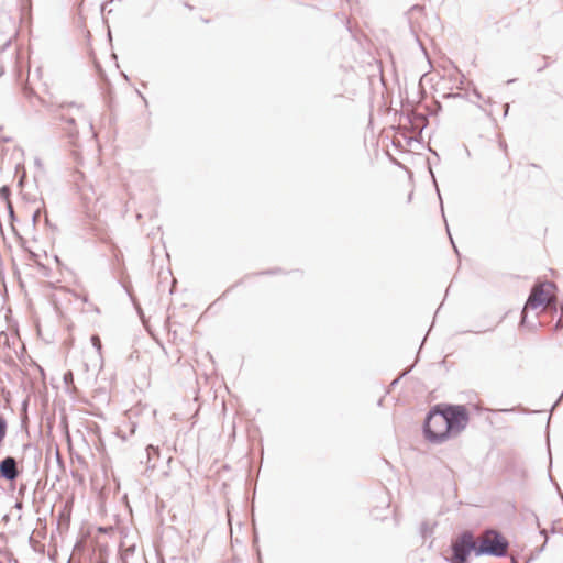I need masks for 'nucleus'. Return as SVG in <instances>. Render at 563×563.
Segmentation results:
<instances>
[{
  "label": "nucleus",
  "mask_w": 563,
  "mask_h": 563,
  "mask_svg": "<svg viewBox=\"0 0 563 563\" xmlns=\"http://www.w3.org/2000/svg\"><path fill=\"white\" fill-rule=\"evenodd\" d=\"M52 113L56 121L64 123L62 130L65 132V135L70 140V142H75L78 137L77 130V118L81 115L82 107L76 104L75 102L70 103H59V104H51L46 107Z\"/></svg>",
  "instance_id": "1"
},
{
  "label": "nucleus",
  "mask_w": 563,
  "mask_h": 563,
  "mask_svg": "<svg viewBox=\"0 0 563 563\" xmlns=\"http://www.w3.org/2000/svg\"><path fill=\"white\" fill-rule=\"evenodd\" d=\"M426 439L433 444H440L451 438L446 426L445 415L442 412V405L434 406L427 415L423 423Z\"/></svg>",
  "instance_id": "2"
},
{
  "label": "nucleus",
  "mask_w": 563,
  "mask_h": 563,
  "mask_svg": "<svg viewBox=\"0 0 563 563\" xmlns=\"http://www.w3.org/2000/svg\"><path fill=\"white\" fill-rule=\"evenodd\" d=\"M508 540L498 531L486 530L476 541V556L492 555L501 558L507 554Z\"/></svg>",
  "instance_id": "3"
},
{
  "label": "nucleus",
  "mask_w": 563,
  "mask_h": 563,
  "mask_svg": "<svg viewBox=\"0 0 563 563\" xmlns=\"http://www.w3.org/2000/svg\"><path fill=\"white\" fill-rule=\"evenodd\" d=\"M554 288L555 285L551 282L539 283L532 287L528 300L521 312V324L525 325L527 323L529 309H537L542 305L548 306L553 303V306H555V298L552 294V290ZM553 308L556 309L555 307Z\"/></svg>",
  "instance_id": "4"
},
{
  "label": "nucleus",
  "mask_w": 563,
  "mask_h": 563,
  "mask_svg": "<svg viewBox=\"0 0 563 563\" xmlns=\"http://www.w3.org/2000/svg\"><path fill=\"white\" fill-rule=\"evenodd\" d=\"M442 412L446 418V426L451 437L461 433L468 424V412L464 406L461 405H444Z\"/></svg>",
  "instance_id": "5"
},
{
  "label": "nucleus",
  "mask_w": 563,
  "mask_h": 563,
  "mask_svg": "<svg viewBox=\"0 0 563 563\" xmlns=\"http://www.w3.org/2000/svg\"><path fill=\"white\" fill-rule=\"evenodd\" d=\"M22 250L25 253L26 260L38 266L40 269H42L44 276H49V272L54 267H58L60 265L58 255L53 252L54 249H51V252H47L46 249Z\"/></svg>",
  "instance_id": "6"
},
{
  "label": "nucleus",
  "mask_w": 563,
  "mask_h": 563,
  "mask_svg": "<svg viewBox=\"0 0 563 563\" xmlns=\"http://www.w3.org/2000/svg\"><path fill=\"white\" fill-rule=\"evenodd\" d=\"M451 548V563H465L472 551L476 554V540L471 531H463Z\"/></svg>",
  "instance_id": "7"
},
{
  "label": "nucleus",
  "mask_w": 563,
  "mask_h": 563,
  "mask_svg": "<svg viewBox=\"0 0 563 563\" xmlns=\"http://www.w3.org/2000/svg\"><path fill=\"white\" fill-rule=\"evenodd\" d=\"M20 476V471L18 467V462L13 456H7L2 461H0V477L14 482Z\"/></svg>",
  "instance_id": "8"
},
{
  "label": "nucleus",
  "mask_w": 563,
  "mask_h": 563,
  "mask_svg": "<svg viewBox=\"0 0 563 563\" xmlns=\"http://www.w3.org/2000/svg\"><path fill=\"white\" fill-rule=\"evenodd\" d=\"M24 96L27 98V99H32L33 97L36 98L41 104H43L44 107H47L48 104L46 103V101L44 99H42L41 97H38L35 91L31 88H24Z\"/></svg>",
  "instance_id": "9"
},
{
  "label": "nucleus",
  "mask_w": 563,
  "mask_h": 563,
  "mask_svg": "<svg viewBox=\"0 0 563 563\" xmlns=\"http://www.w3.org/2000/svg\"><path fill=\"white\" fill-rule=\"evenodd\" d=\"M10 195H11V189L9 186H2L0 188V199H2L3 201H5V203L8 201H10Z\"/></svg>",
  "instance_id": "10"
},
{
  "label": "nucleus",
  "mask_w": 563,
  "mask_h": 563,
  "mask_svg": "<svg viewBox=\"0 0 563 563\" xmlns=\"http://www.w3.org/2000/svg\"><path fill=\"white\" fill-rule=\"evenodd\" d=\"M91 344L96 349V352L99 357H101V340L98 335L91 336Z\"/></svg>",
  "instance_id": "11"
},
{
  "label": "nucleus",
  "mask_w": 563,
  "mask_h": 563,
  "mask_svg": "<svg viewBox=\"0 0 563 563\" xmlns=\"http://www.w3.org/2000/svg\"><path fill=\"white\" fill-rule=\"evenodd\" d=\"M146 454H147L148 462H151L152 457L154 455L158 454V448H154L153 445H148L146 448Z\"/></svg>",
  "instance_id": "12"
},
{
  "label": "nucleus",
  "mask_w": 563,
  "mask_h": 563,
  "mask_svg": "<svg viewBox=\"0 0 563 563\" xmlns=\"http://www.w3.org/2000/svg\"><path fill=\"white\" fill-rule=\"evenodd\" d=\"M5 205H7L8 212L10 214L11 220L12 221L15 220V214H14V210H13V206H12L11 201H8Z\"/></svg>",
  "instance_id": "13"
},
{
  "label": "nucleus",
  "mask_w": 563,
  "mask_h": 563,
  "mask_svg": "<svg viewBox=\"0 0 563 563\" xmlns=\"http://www.w3.org/2000/svg\"><path fill=\"white\" fill-rule=\"evenodd\" d=\"M34 164H35V166H36L41 172H44V165H43V163H42L41 158L36 157V158L34 159Z\"/></svg>",
  "instance_id": "14"
},
{
  "label": "nucleus",
  "mask_w": 563,
  "mask_h": 563,
  "mask_svg": "<svg viewBox=\"0 0 563 563\" xmlns=\"http://www.w3.org/2000/svg\"><path fill=\"white\" fill-rule=\"evenodd\" d=\"M40 213H41L40 209H37L36 211L33 212V214H32V222H33V224L36 223V221H37V219L40 217Z\"/></svg>",
  "instance_id": "15"
},
{
  "label": "nucleus",
  "mask_w": 563,
  "mask_h": 563,
  "mask_svg": "<svg viewBox=\"0 0 563 563\" xmlns=\"http://www.w3.org/2000/svg\"><path fill=\"white\" fill-rule=\"evenodd\" d=\"M499 147L507 154V143L504 140H499Z\"/></svg>",
  "instance_id": "16"
},
{
  "label": "nucleus",
  "mask_w": 563,
  "mask_h": 563,
  "mask_svg": "<svg viewBox=\"0 0 563 563\" xmlns=\"http://www.w3.org/2000/svg\"><path fill=\"white\" fill-rule=\"evenodd\" d=\"M71 380L73 379V374L71 372H67L65 375H64V380L67 383L68 380Z\"/></svg>",
  "instance_id": "17"
},
{
  "label": "nucleus",
  "mask_w": 563,
  "mask_h": 563,
  "mask_svg": "<svg viewBox=\"0 0 563 563\" xmlns=\"http://www.w3.org/2000/svg\"><path fill=\"white\" fill-rule=\"evenodd\" d=\"M556 327H563V308H562L561 316H560V318H559V320H558V324H556Z\"/></svg>",
  "instance_id": "18"
},
{
  "label": "nucleus",
  "mask_w": 563,
  "mask_h": 563,
  "mask_svg": "<svg viewBox=\"0 0 563 563\" xmlns=\"http://www.w3.org/2000/svg\"><path fill=\"white\" fill-rule=\"evenodd\" d=\"M504 108H505V109H504V115L506 117V115L508 114L509 104H508V103H506V104L504 106Z\"/></svg>",
  "instance_id": "19"
},
{
  "label": "nucleus",
  "mask_w": 563,
  "mask_h": 563,
  "mask_svg": "<svg viewBox=\"0 0 563 563\" xmlns=\"http://www.w3.org/2000/svg\"><path fill=\"white\" fill-rule=\"evenodd\" d=\"M474 95H475L478 99H481V98H482L481 93H479L476 89H474Z\"/></svg>",
  "instance_id": "20"
},
{
  "label": "nucleus",
  "mask_w": 563,
  "mask_h": 563,
  "mask_svg": "<svg viewBox=\"0 0 563 563\" xmlns=\"http://www.w3.org/2000/svg\"><path fill=\"white\" fill-rule=\"evenodd\" d=\"M453 250H454V254H455L456 256H460L459 249H457V247H454Z\"/></svg>",
  "instance_id": "21"
},
{
  "label": "nucleus",
  "mask_w": 563,
  "mask_h": 563,
  "mask_svg": "<svg viewBox=\"0 0 563 563\" xmlns=\"http://www.w3.org/2000/svg\"><path fill=\"white\" fill-rule=\"evenodd\" d=\"M409 372H410V368H409V369H407V371H405V372L401 374V376H400V377H402V376L407 375Z\"/></svg>",
  "instance_id": "22"
},
{
  "label": "nucleus",
  "mask_w": 563,
  "mask_h": 563,
  "mask_svg": "<svg viewBox=\"0 0 563 563\" xmlns=\"http://www.w3.org/2000/svg\"><path fill=\"white\" fill-rule=\"evenodd\" d=\"M161 250L164 252L165 256L168 257V253L166 252V249H161Z\"/></svg>",
  "instance_id": "23"
},
{
  "label": "nucleus",
  "mask_w": 563,
  "mask_h": 563,
  "mask_svg": "<svg viewBox=\"0 0 563 563\" xmlns=\"http://www.w3.org/2000/svg\"><path fill=\"white\" fill-rule=\"evenodd\" d=\"M514 409H501L500 411H504V412H508V411H512Z\"/></svg>",
  "instance_id": "24"
},
{
  "label": "nucleus",
  "mask_w": 563,
  "mask_h": 563,
  "mask_svg": "<svg viewBox=\"0 0 563 563\" xmlns=\"http://www.w3.org/2000/svg\"><path fill=\"white\" fill-rule=\"evenodd\" d=\"M16 508H21L22 507V504L21 503H16Z\"/></svg>",
  "instance_id": "25"
},
{
  "label": "nucleus",
  "mask_w": 563,
  "mask_h": 563,
  "mask_svg": "<svg viewBox=\"0 0 563 563\" xmlns=\"http://www.w3.org/2000/svg\"><path fill=\"white\" fill-rule=\"evenodd\" d=\"M450 240H451V243H452V247H455V244L453 242V239L450 236Z\"/></svg>",
  "instance_id": "26"
},
{
  "label": "nucleus",
  "mask_w": 563,
  "mask_h": 563,
  "mask_svg": "<svg viewBox=\"0 0 563 563\" xmlns=\"http://www.w3.org/2000/svg\"><path fill=\"white\" fill-rule=\"evenodd\" d=\"M397 383H398V379H395V380L391 383V385H395V384H397Z\"/></svg>",
  "instance_id": "27"
},
{
  "label": "nucleus",
  "mask_w": 563,
  "mask_h": 563,
  "mask_svg": "<svg viewBox=\"0 0 563 563\" xmlns=\"http://www.w3.org/2000/svg\"><path fill=\"white\" fill-rule=\"evenodd\" d=\"M563 397V391H562V395H561V398Z\"/></svg>",
  "instance_id": "28"
}]
</instances>
